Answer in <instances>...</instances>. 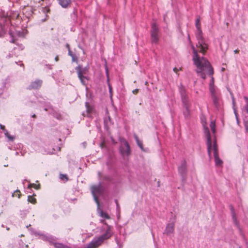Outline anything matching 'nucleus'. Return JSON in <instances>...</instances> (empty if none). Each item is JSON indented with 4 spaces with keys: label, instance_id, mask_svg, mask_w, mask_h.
<instances>
[{
    "label": "nucleus",
    "instance_id": "obj_6",
    "mask_svg": "<svg viewBox=\"0 0 248 248\" xmlns=\"http://www.w3.org/2000/svg\"><path fill=\"white\" fill-rule=\"evenodd\" d=\"M151 42L154 44H157L159 40V29L156 23L152 24L151 30Z\"/></svg>",
    "mask_w": 248,
    "mask_h": 248
},
{
    "label": "nucleus",
    "instance_id": "obj_37",
    "mask_svg": "<svg viewBox=\"0 0 248 248\" xmlns=\"http://www.w3.org/2000/svg\"><path fill=\"white\" fill-rule=\"evenodd\" d=\"M106 74H107V76L108 77V69L107 68H106Z\"/></svg>",
    "mask_w": 248,
    "mask_h": 248
},
{
    "label": "nucleus",
    "instance_id": "obj_27",
    "mask_svg": "<svg viewBox=\"0 0 248 248\" xmlns=\"http://www.w3.org/2000/svg\"><path fill=\"white\" fill-rule=\"evenodd\" d=\"M137 144H138V145L139 146V147L142 150H143V146H142V143L141 141H139L138 142H137Z\"/></svg>",
    "mask_w": 248,
    "mask_h": 248
},
{
    "label": "nucleus",
    "instance_id": "obj_7",
    "mask_svg": "<svg viewBox=\"0 0 248 248\" xmlns=\"http://www.w3.org/2000/svg\"><path fill=\"white\" fill-rule=\"evenodd\" d=\"M174 219H173L171 222L169 223L167 225L164 233L167 234V235H170L173 233L174 230Z\"/></svg>",
    "mask_w": 248,
    "mask_h": 248
},
{
    "label": "nucleus",
    "instance_id": "obj_44",
    "mask_svg": "<svg viewBox=\"0 0 248 248\" xmlns=\"http://www.w3.org/2000/svg\"><path fill=\"white\" fill-rule=\"evenodd\" d=\"M45 110L46 111H47V109L46 108H45Z\"/></svg>",
    "mask_w": 248,
    "mask_h": 248
},
{
    "label": "nucleus",
    "instance_id": "obj_3",
    "mask_svg": "<svg viewBox=\"0 0 248 248\" xmlns=\"http://www.w3.org/2000/svg\"><path fill=\"white\" fill-rule=\"evenodd\" d=\"M104 190V187L102 186L101 182H100L98 185L93 186L91 187L92 195L93 197L94 201L97 205V212L99 215L103 218L109 219L110 217L109 215L100 208V203L98 199V196H100L103 194Z\"/></svg>",
    "mask_w": 248,
    "mask_h": 248
},
{
    "label": "nucleus",
    "instance_id": "obj_4",
    "mask_svg": "<svg viewBox=\"0 0 248 248\" xmlns=\"http://www.w3.org/2000/svg\"><path fill=\"white\" fill-rule=\"evenodd\" d=\"M179 90L184 108L183 113L185 117L186 118H187L189 116L190 113V108L191 104L186 94L185 87L183 86H181Z\"/></svg>",
    "mask_w": 248,
    "mask_h": 248
},
{
    "label": "nucleus",
    "instance_id": "obj_5",
    "mask_svg": "<svg viewBox=\"0 0 248 248\" xmlns=\"http://www.w3.org/2000/svg\"><path fill=\"white\" fill-rule=\"evenodd\" d=\"M211 95L214 105L217 108H219L221 102V93L219 90L214 91L213 89H211Z\"/></svg>",
    "mask_w": 248,
    "mask_h": 248
},
{
    "label": "nucleus",
    "instance_id": "obj_26",
    "mask_svg": "<svg viewBox=\"0 0 248 248\" xmlns=\"http://www.w3.org/2000/svg\"><path fill=\"white\" fill-rule=\"evenodd\" d=\"M10 35L12 38L11 41H10V42L13 43H15V39H14L15 36L13 35V32H10Z\"/></svg>",
    "mask_w": 248,
    "mask_h": 248
},
{
    "label": "nucleus",
    "instance_id": "obj_11",
    "mask_svg": "<svg viewBox=\"0 0 248 248\" xmlns=\"http://www.w3.org/2000/svg\"><path fill=\"white\" fill-rule=\"evenodd\" d=\"M178 170L179 172L184 177L186 172V165L185 161H183L182 163L181 166L178 168Z\"/></svg>",
    "mask_w": 248,
    "mask_h": 248
},
{
    "label": "nucleus",
    "instance_id": "obj_1",
    "mask_svg": "<svg viewBox=\"0 0 248 248\" xmlns=\"http://www.w3.org/2000/svg\"><path fill=\"white\" fill-rule=\"evenodd\" d=\"M200 20L198 18L196 20V37L197 40L196 46L198 50H196L195 46L191 45V48L193 51L192 60L194 63L197 67L196 72L203 79L206 78V75H212L213 69L208 61L204 57H201L198 52H201L204 55L208 48V46L205 43L204 38L202 36V32L201 29Z\"/></svg>",
    "mask_w": 248,
    "mask_h": 248
},
{
    "label": "nucleus",
    "instance_id": "obj_39",
    "mask_svg": "<svg viewBox=\"0 0 248 248\" xmlns=\"http://www.w3.org/2000/svg\"><path fill=\"white\" fill-rule=\"evenodd\" d=\"M55 60L56 61H58V56H56L55 58Z\"/></svg>",
    "mask_w": 248,
    "mask_h": 248
},
{
    "label": "nucleus",
    "instance_id": "obj_14",
    "mask_svg": "<svg viewBox=\"0 0 248 248\" xmlns=\"http://www.w3.org/2000/svg\"><path fill=\"white\" fill-rule=\"evenodd\" d=\"M213 89V90L216 91L218 90L214 85V79L213 77H211L210 83L209 84V90L211 92V89Z\"/></svg>",
    "mask_w": 248,
    "mask_h": 248
},
{
    "label": "nucleus",
    "instance_id": "obj_42",
    "mask_svg": "<svg viewBox=\"0 0 248 248\" xmlns=\"http://www.w3.org/2000/svg\"><path fill=\"white\" fill-rule=\"evenodd\" d=\"M15 192H20L19 190H16Z\"/></svg>",
    "mask_w": 248,
    "mask_h": 248
},
{
    "label": "nucleus",
    "instance_id": "obj_40",
    "mask_svg": "<svg viewBox=\"0 0 248 248\" xmlns=\"http://www.w3.org/2000/svg\"><path fill=\"white\" fill-rule=\"evenodd\" d=\"M238 51H238V50L236 49V50H235L234 51V52L235 53H237L238 52Z\"/></svg>",
    "mask_w": 248,
    "mask_h": 248
},
{
    "label": "nucleus",
    "instance_id": "obj_43",
    "mask_svg": "<svg viewBox=\"0 0 248 248\" xmlns=\"http://www.w3.org/2000/svg\"><path fill=\"white\" fill-rule=\"evenodd\" d=\"M20 194H18V198H20Z\"/></svg>",
    "mask_w": 248,
    "mask_h": 248
},
{
    "label": "nucleus",
    "instance_id": "obj_25",
    "mask_svg": "<svg viewBox=\"0 0 248 248\" xmlns=\"http://www.w3.org/2000/svg\"><path fill=\"white\" fill-rule=\"evenodd\" d=\"M60 178L61 180L65 179L66 180H67V177L66 175H65V174H61L60 175Z\"/></svg>",
    "mask_w": 248,
    "mask_h": 248
},
{
    "label": "nucleus",
    "instance_id": "obj_35",
    "mask_svg": "<svg viewBox=\"0 0 248 248\" xmlns=\"http://www.w3.org/2000/svg\"><path fill=\"white\" fill-rule=\"evenodd\" d=\"M108 87H109V91L110 94H111L112 88H111V86L110 85V84H108Z\"/></svg>",
    "mask_w": 248,
    "mask_h": 248
},
{
    "label": "nucleus",
    "instance_id": "obj_31",
    "mask_svg": "<svg viewBox=\"0 0 248 248\" xmlns=\"http://www.w3.org/2000/svg\"><path fill=\"white\" fill-rule=\"evenodd\" d=\"M134 137L136 141V142L140 141V140L139 139L138 136L136 135H134Z\"/></svg>",
    "mask_w": 248,
    "mask_h": 248
},
{
    "label": "nucleus",
    "instance_id": "obj_18",
    "mask_svg": "<svg viewBox=\"0 0 248 248\" xmlns=\"http://www.w3.org/2000/svg\"><path fill=\"white\" fill-rule=\"evenodd\" d=\"M4 134L9 140L13 141L14 140V137L11 136L7 130H4Z\"/></svg>",
    "mask_w": 248,
    "mask_h": 248
},
{
    "label": "nucleus",
    "instance_id": "obj_13",
    "mask_svg": "<svg viewBox=\"0 0 248 248\" xmlns=\"http://www.w3.org/2000/svg\"><path fill=\"white\" fill-rule=\"evenodd\" d=\"M244 98L246 101V105L243 107L242 111L248 114V98L247 96H244Z\"/></svg>",
    "mask_w": 248,
    "mask_h": 248
},
{
    "label": "nucleus",
    "instance_id": "obj_20",
    "mask_svg": "<svg viewBox=\"0 0 248 248\" xmlns=\"http://www.w3.org/2000/svg\"><path fill=\"white\" fill-rule=\"evenodd\" d=\"M86 106L87 108V111H86V115L88 116V114L92 112V109L88 106V104L87 103H86ZM83 115L84 116L86 115V114L84 113L83 114Z\"/></svg>",
    "mask_w": 248,
    "mask_h": 248
},
{
    "label": "nucleus",
    "instance_id": "obj_36",
    "mask_svg": "<svg viewBox=\"0 0 248 248\" xmlns=\"http://www.w3.org/2000/svg\"><path fill=\"white\" fill-rule=\"evenodd\" d=\"M173 70L175 73H177L178 70L177 69V68L175 67V68H173Z\"/></svg>",
    "mask_w": 248,
    "mask_h": 248
},
{
    "label": "nucleus",
    "instance_id": "obj_9",
    "mask_svg": "<svg viewBox=\"0 0 248 248\" xmlns=\"http://www.w3.org/2000/svg\"><path fill=\"white\" fill-rule=\"evenodd\" d=\"M42 84L41 80L37 79L33 82H32L29 87L30 89H37L40 88Z\"/></svg>",
    "mask_w": 248,
    "mask_h": 248
},
{
    "label": "nucleus",
    "instance_id": "obj_19",
    "mask_svg": "<svg viewBox=\"0 0 248 248\" xmlns=\"http://www.w3.org/2000/svg\"><path fill=\"white\" fill-rule=\"evenodd\" d=\"M28 201L29 202H30L33 204H35L36 202V199L32 196H29L28 197Z\"/></svg>",
    "mask_w": 248,
    "mask_h": 248
},
{
    "label": "nucleus",
    "instance_id": "obj_16",
    "mask_svg": "<svg viewBox=\"0 0 248 248\" xmlns=\"http://www.w3.org/2000/svg\"><path fill=\"white\" fill-rule=\"evenodd\" d=\"M98 175L100 178L102 177L103 180L106 181H110L111 180V178L109 175H105L102 176L100 172L98 173Z\"/></svg>",
    "mask_w": 248,
    "mask_h": 248
},
{
    "label": "nucleus",
    "instance_id": "obj_10",
    "mask_svg": "<svg viewBox=\"0 0 248 248\" xmlns=\"http://www.w3.org/2000/svg\"><path fill=\"white\" fill-rule=\"evenodd\" d=\"M76 70L77 71L78 77L84 76L86 75L87 72V68H83L81 66L78 65L76 68Z\"/></svg>",
    "mask_w": 248,
    "mask_h": 248
},
{
    "label": "nucleus",
    "instance_id": "obj_12",
    "mask_svg": "<svg viewBox=\"0 0 248 248\" xmlns=\"http://www.w3.org/2000/svg\"><path fill=\"white\" fill-rule=\"evenodd\" d=\"M59 4L64 8H68L71 3V0H58Z\"/></svg>",
    "mask_w": 248,
    "mask_h": 248
},
{
    "label": "nucleus",
    "instance_id": "obj_15",
    "mask_svg": "<svg viewBox=\"0 0 248 248\" xmlns=\"http://www.w3.org/2000/svg\"><path fill=\"white\" fill-rule=\"evenodd\" d=\"M120 141L121 143V145H124V147L125 148H127V149H128V143L126 141V140L123 138H120Z\"/></svg>",
    "mask_w": 248,
    "mask_h": 248
},
{
    "label": "nucleus",
    "instance_id": "obj_32",
    "mask_svg": "<svg viewBox=\"0 0 248 248\" xmlns=\"http://www.w3.org/2000/svg\"><path fill=\"white\" fill-rule=\"evenodd\" d=\"M245 126L246 131L248 132V125L246 122L245 123Z\"/></svg>",
    "mask_w": 248,
    "mask_h": 248
},
{
    "label": "nucleus",
    "instance_id": "obj_30",
    "mask_svg": "<svg viewBox=\"0 0 248 248\" xmlns=\"http://www.w3.org/2000/svg\"><path fill=\"white\" fill-rule=\"evenodd\" d=\"M116 206H117V210L119 212L120 211V206L117 202V201H116Z\"/></svg>",
    "mask_w": 248,
    "mask_h": 248
},
{
    "label": "nucleus",
    "instance_id": "obj_33",
    "mask_svg": "<svg viewBox=\"0 0 248 248\" xmlns=\"http://www.w3.org/2000/svg\"><path fill=\"white\" fill-rule=\"evenodd\" d=\"M138 92H139V90L137 89H135L133 91V93L134 94H136L138 93Z\"/></svg>",
    "mask_w": 248,
    "mask_h": 248
},
{
    "label": "nucleus",
    "instance_id": "obj_24",
    "mask_svg": "<svg viewBox=\"0 0 248 248\" xmlns=\"http://www.w3.org/2000/svg\"><path fill=\"white\" fill-rule=\"evenodd\" d=\"M53 115L54 117L58 119H60L61 118V115L56 112H53Z\"/></svg>",
    "mask_w": 248,
    "mask_h": 248
},
{
    "label": "nucleus",
    "instance_id": "obj_29",
    "mask_svg": "<svg viewBox=\"0 0 248 248\" xmlns=\"http://www.w3.org/2000/svg\"><path fill=\"white\" fill-rule=\"evenodd\" d=\"M234 114H235V115L237 121V123L238 124L239 122H238V119L237 113V112H236V110H235V109H234Z\"/></svg>",
    "mask_w": 248,
    "mask_h": 248
},
{
    "label": "nucleus",
    "instance_id": "obj_28",
    "mask_svg": "<svg viewBox=\"0 0 248 248\" xmlns=\"http://www.w3.org/2000/svg\"><path fill=\"white\" fill-rule=\"evenodd\" d=\"M67 48H68V54H69L70 56H72V57H73V54H72V52H71V50H70V49L69 45H67Z\"/></svg>",
    "mask_w": 248,
    "mask_h": 248
},
{
    "label": "nucleus",
    "instance_id": "obj_41",
    "mask_svg": "<svg viewBox=\"0 0 248 248\" xmlns=\"http://www.w3.org/2000/svg\"><path fill=\"white\" fill-rule=\"evenodd\" d=\"M32 117L33 118H35V114H33V115L32 116Z\"/></svg>",
    "mask_w": 248,
    "mask_h": 248
},
{
    "label": "nucleus",
    "instance_id": "obj_21",
    "mask_svg": "<svg viewBox=\"0 0 248 248\" xmlns=\"http://www.w3.org/2000/svg\"><path fill=\"white\" fill-rule=\"evenodd\" d=\"M78 78L80 79V80L82 84L86 85V80H87V78L85 76H81L78 77Z\"/></svg>",
    "mask_w": 248,
    "mask_h": 248
},
{
    "label": "nucleus",
    "instance_id": "obj_2",
    "mask_svg": "<svg viewBox=\"0 0 248 248\" xmlns=\"http://www.w3.org/2000/svg\"><path fill=\"white\" fill-rule=\"evenodd\" d=\"M204 118H202V124L203 127L204 133L207 140V151L209 157H211V151H214V156L216 166L217 167L221 166L223 162L219 157L217 147V145L216 138L215 136L216 124L214 121H212L210 124V128L212 132L211 134L210 133L208 128L206 126V123L204 121Z\"/></svg>",
    "mask_w": 248,
    "mask_h": 248
},
{
    "label": "nucleus",
    "instance_id": "obj_34",
    "mask_svg": "<svg viewBox=\"0 0 248 248\" xmlns=\"http://www.w3.org/2000/svg\"><path fill=\"white\" fill-rule=\"evenodd\" d=\"M0 128L1 129H2L3 130V131L4 132V130H5V129L4 128V125H3L2 124H0Z\"/></svg>",
    "mask_w": 248,
    "mask_h": 248
},
{
    "label": "nucleus",
    "instance_id": "obj_23",
    "mask_svg": "<svg viewBox=\"0 0 248 248\" xmlns=\"http://www.w3.org/2000/svg\"><path fill=\"white\" fill-rule=\"evenodd\" d=\"M16 33L18 37H23L25 36V34L23 32H21L20 31H16Z\"/></svg>",
    "mask_w": 248,
    "mask_h": 248
},
{
    "label": "nucleus",
    "instance_id": "obj_22",
    "mask_svg": "<svg viewBox=\"0 0 248 248\" xmlns=\"http://www.w3.org/2000/svg\"><path fill=\"white\" fill-rule=\"evenodd\" d=\"M40 185H36V184H31L29 185V186L28 187L29 188H31V187H33L35 189H39L40 188Z\"/></svg>",
    "mask_w": 248,
    "mask_h": 248
},
{
    "label": "nucleus",
    "instance_id": "obj_8",
    "mask_svg": "<svg viewBox=\"0 0 248 248\" xmlns=\"http://www.w3.org/2000/svg\"><path fill=\"white\" fill-rule=\"evenodd\" d=\"M120 152L123 156H128L131 152L129 145H128V149L125 148L124 145H121L120 147Z\"/></svg>",
    "mask_w": 248,
    "mask_h": 248
},
{
    "label": "nucleus",
    "instance_id": "obj_17",
    "mask_svg": "<svg viewBox=\"0 0 248 248\" xmlns=\"http://www.w3.org/2000/svg\"><path fill=\"white\" fill-rule=\"evenodd\" d=\"M231 211H232V219L233 220V222L236 226H238V222L236 220V216H235V213L234 212L232 207H231Z\"/></svg>",
    "mask_w": 248,
    "mask_h": 248
},
{
    "label": "nucleus",
    "instance_id": "obj_38",
    "mask_svg": "<svg viewBox=\"0 0 248 248\" xmlns=\"http://www.w3.org/2000/svg\"><path fill=\"white\" fill-rule=\"evenodd\" d=\"M100 146L101 148H103L104 146V142H102L100 144Z\"/></svg>",
    "mask_w": 248,
    "mask_h": 248
}]
</instances>
